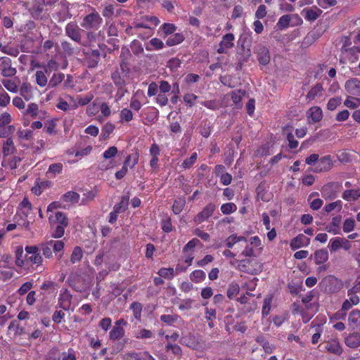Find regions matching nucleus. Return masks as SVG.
Instances as JSON below:
<instances>
[{"label":"nucleus","mask_w":360,"mask_h":360,"mask_svg":"<svg viewBox=\"0 0 360 360\" xmlns=\"http://www.w3.org/2000/svg\"><path fill=\"white\" fill-rule=\"evenodd\" d=\"M198 159L197 153H193L190 158L185 159L181 165V167L184 169L191 168L196 162Z\"/></svg>","instance_id":"nucleus-43"},{"label":"nucleus","mask_w":360,"mask_h":360,"mask_svg":"<svg viewBox=\"0 0 360 360\" xmlns=\"http://www.w3.org/2000/svg\"><path fill=\"white\" fill-rule=\"evenodd\" d=\"M342 241H343L342 238L341 237H335L330 239L329 243V248L331 252H336L340 248H342Z\"/></svg>","instance_id":"nucleus-45"},{"label":"nucleus","mask_w":360,"mask_h":360,"mask_svg":"<svg viewBox=\"0 0 360 360\" xmlns=\"http://www.w3.org/2000/svg\"><path fill=\"white\" fill-rule=\"evenodd\" d=\"M72 295L67 288L61 291L58 297V305L65 311H68L71 307Z\"/></svg>","instance_id":"nucleus-10"},{"label":"nucleus","mask_w":360,"mask_h":360,"mask_svg":"<svg viewBox=\"0 0 360 360\" xmlns=\"http://www.w3.org/2000/svg\"><path fill=\"white\" fill-rule=\"evenodd\" d=\"M0 70L1 75L4 77H13L17 72L16 69L11 66V58L6 56L0 58Z\"/></svg>","instance_id":"nucleus-5"},{"label":"nucleus","mask_w":360,"mask_h":360,"mask_svg":"<svg viewBox=\"0 0 360 360\" xmlns=\"http://www.w3.org/2000/svg\"><path fill=\"white\" fill-rule=\"evenodd\" d=\"M1 83L8 91L12 93H16L18 91V85L14 81L11 79H3Z\"/></svg>","instance_id":"nucleus-59"},{"label":"nucleus","mask_w":360,"mask_h":360,"mask_svg":"<svg viewBox=\"0 0 360 360\" xmlns=\"http://www.w3.org/2000/svg\"><path fill=\"white\" fill-rule=\"evenodd\" d=\"M240 292L239 285L236 283H231L227 289V297L229 299L235 297Z\"/></svg>","instance_id":"nucleus-50"},{"label":"nucleus","mask_w":360,"mask_h":360,"mask_svg":"<svg viewBox=\"0 0 360 360\" xmlns=\"http://www.w3.org/2000/svg\"><path fill=\"white\" fill-rule=\"evenodd\" d=\"M139 158V154L138 152H136L133 154L127 155L123 164L127 167L129 166L130 168L132 169L135 167L136 165L138 164Z\"/></svg>","instance_id":"nucleus-40"},{"label":"nucleus","mask_w":360,"mask_h":360,"mask_svg":"<svg viewBox=\"0 0 360 360\" xmlns=\"http://www.w3.org/2000/svg\"><path fill=\"white\" fill-rule=\"evenodd\" d=\"M290 20V15H282L277 22V26L280 30H285L289 27Z\"/></svg>","instance_id":"nucleus-52"},{"label":"nucleus","mask_w":360,"mask_h":360,"mask_svg":"<svg viewBox=\"0 0 360 360\" xmlns=\"http://www.w3.org/2000/svg\"><path fill=\"white\" fill-rule=\"evenodd\" d=\"M345 343L349 348H357L360 346V333H349L345 338Z\"/></svg>","instance_id":"nucleus-19"},{"label":"nucleus","mask_w":360,"mask_h":360,"mask_svg":"<svg viewBox=\"0 0 360 360\" xmlns=\"http://www.w3.org/2000/svg\"><path fill=\"white\" fill-rule=\"evenodd\" d=\"M101 53L98 50H91L85 53V63L88 68H93L98 65Z\"/></svg>","instance_id":"nucleus-11"},{"label":"nucleus","mask_w":360,"mask_h":360,"mask_svg":"<svg viewBox=\"0 0 360 360\" xmlns=\"http://www.w3.org/2000/svg\"><path fill=\"white\" fill-rule=\"evenodd\" d=\"M63 165L60 162L53 163L49 165L46 175L49 178H54L57 174L63 172Z\"/></svg>","instance_id":"nucleus-28"},{"label":"nucleus","mask_w":360,"mask_h":360,"mask_svg":"<svg viewBox=\"0 0 360 360\" xmlns=\"http://www.w3.org/2000/svg\"><path fill=\"white\" fill-rule=\"evenodd\" d=\"M38 247L46 259H51L53 257L52 240L42 243Z\"/></svg>","instance_id":"nucleus-29"},{"label":"nucleus","mask_w":360,"mask_h":360,"mask_svg":"<svg viewBox=\"0 0 360 360\" xmlns=\"http://www.w3.org/2000/svg\"><path fill=\"white\" fill-rule=\"evenodd\" d=\"M146 120L150 124L155 123L159 117V111L155 107L147 108L145 112Z\"/></svg>","instance_id":"nucleus-25"},{"label":"nucleus","mask_w":360,"mask_h":360,"mask_svg":"<svg viewBox=\"0 0 360 360\" xmlns=\"http://www.w3.org/2000/svg\"><path fill=\"white\" fill-rule=\"evenodd\" d=\"M205 277V273L201 269L194 270L190 276L191 280L195 283H200L204 281Z\"/></svg>","instance_id":"nucleus-42"},{"label":"nucleus","mask_w":360,"mask_h":360,"mask_svg":"<svg viewBox=\"0 0 360 360\" xmlns=\"http://www.w3.org/2000/svg\"><path fill=\"white\" fill-rule=\"evenodd\" d=\"M153 337V332L146 328H142L134 334V338L136 339H150Z\"/></svg>","instance_id":"nucleus-56"},{"label":"nucleus","mask_w":360,"mask_h":360,"mask_svg":"<svg viewBox=\"0 0 360 360\" xmlns=\"http://www.w3.org/2000/svg\"><path fill=\"white\" fill-rule=\"evenodd\" d=\"M16 148L15 146L12 137L6 139L2 143L1 152L4 158L13 155L15 153Z\"/></svg>","instance_id":"nucleus-15"},{"label":"nucleus","mask_w":360,"mask_h":360,"mask_svg":"<svg viewBox=\"0 0 360 360\" xmlns=\"http://www.w3.org/2000/svg\"><path fill=\"white\" fill-rule=\"evenodd\" d=\"M328 259V251L320 249L314 252V261L316 264H323Z\"/></svg>","instance_id":"nucleus-33"},{"label":"nucleus","mask_w":360,"mask_h":360,"mask_svg":"<svg viewBox=\"0 0 360 360\" xmlns=\"http://www.w3.org/2000/svg\"><path fill=\"white\" fill-rule=\"evenodd\" d=\"M83 31L77 23L74 21L68 22L65 27V32L67 37L81 46H86V43L82 40V37Z\"/></svg>","instance_id":"nucleus-1"},{"label":"nucleus","mask_w":360,"mask_h":360,"mask_svg":"<svg viewBox=\"0 0 360 360\" xmlns=\"http://www.w3.org/2000/svg\"><path fill=\"white\" fill-rule=\"evenodd\" d=\"M176 181L179 183V186L185 194H188L192 191V186L188 183V180L184 175H179Z\"/></svg>","instance_id":"nucleus-37"},{"label":"nucleus","mask_w":360,"mask_h":360,"mask_svg":"<svg viewBox=\"0 0 360 360\" xmlns=\"http://www.w3.org/2000/svg\"><path fill=\"white\" fill-rule=\"evenodd\" d=\"M220 209L224 214H230L237 210V206L233 202H227L222 204Z\"/></svg>","instance_id":"nucleus-54"},{"label":"nucleus","mask_w":360,"mask_h":360,"mask_svg":"<svg viewBox=\"0 0 360 360\" xmlns=\"http://www.w3.org/2000/svg\"><path fill=\"white\" fill-rule=\"evenodd\" d=\"M186 205V200L184 198H178L174 200L172 207V212L174 214H179Z\"/></svg>","instance_id":"nucleus-34"},{"label":"nucleus","mask_w":360,"mask_h":360,"mask_svg":"<svg viewBox=\"0 0 360 360\" xmlns=\"http://www.w3.org/2000/svg\"><path fill=\"white\" fill-rule=\"evenodd\" d=\"M56 217V227L54 231L51 234L53 238H60L64 236L65 229L68 226V218L63 212H56L55 214Z\"/></svg>","instance_id":"nucleus-3"},{"label":"nucleus","mask_w":360,"mask_h":360,"mask_svg":"<svg viewBox=\"0 0 360 360\" xmlns=\"http://www.w3.org/2000/svg\"><path fill=\"white\" fill-rule=\"evenodd\" d=\"M130 309L132 310L134 319L136 320H140L142 312V304L140 302H134L130 305Z\"/></svg>","instance_id":"nucleus-44"},{"label":"nucleus","mask_w":360,"mask_h":360,"mask_svg":"<svg viewBox=\"0 0 360 360\" xmlns=\"http://www.w3.org/2000/svg\"><path fill=\"white\" fill-rule=\"evenodd\" d=\"M158 274L163 278L172 280L174 277V270L172 267H162L158 270Z\"/></svg>","instance_id":"nucleus-41"},{"label":"nucleus","mask_w":360,"mask_h":360,"mask_svg":"<svg viewBox=\"0 0 360 360\" xmlns=\"http://www.w3.org/2000/svg\"><path fill=\"white\" fill-rule=\"evenodd\" d=\"M344 105L350 109H354L358 106H360V98L352 96H347L344 101Z\"/></svg>","instance_id":"nucleus-46"},{"label":"nucleus","mask_w":360,"mask_h":360,"mask_svg":"<svg viewBox=\"0 0 360 360\" xmlns=\"http://www.w3.org/2000/svg\"><path fill=\"white\" fill-rule=\"evenodd\" d=\"M310 239L303 234H299L293 238L290 243V247L292 250H295L303 246L309 245Z\"/></svg>","instance_id":"nucleus-14"},{"label":"nucleus","mask_w":360,"mask_h":360,"mask_svg":"<svg viewBox=\"0 0 360 360\" xmlns=\"http://www.w3.org/2000/svg\"><path fill=\"white\" fill-rule=\"evenodd\" d=\"M355 226V221L352 218H347L342 225V229L345 233L352 231Z\"/></svg>","instance_id":"nucleus-61"},{"label":"nucleus","mask_w":360,"mask_h":360,"mask_svg":"<svg viewBox=\"0 0 360 360\" xmlns=\"http://www.w3.org/2000/svg\"><path fill=\"white\" fill-rule=\"evenodd\" d=\"M342 198L347 201L357 200L360 198V188L345 191Z\"/></svg>","instance_id":"nucleus-23"},{"label":"nucleus","mask_w":360,"mask_h":360,"mask_svg":"<svg viewBox=\"0 0 360 360\" xmlns=\"http://www.w3.org/2000/svg\"><path fill=\"white\" fill-rule=\"evenodd\" d=\"M129 200V195L122 196L120 201L113 207V210H115L116 212H124L128 207Z\"/></svg>","instance_id":"nucleus-35"},{"label":"nucleus","mask_w":360,"mask_h":360,"mask_svg":"<svg viewBox=\"0 0 360 360\" xmlns=\"http://www.w3.org/2000/svg\"><path fill=\"white\" fill-rule=\"evenodd\" d=\"M342 103V98L340 97H334L329 99L327 103V108L329 110H335Z\"/></svg>","instance_id":"nucleus-64"},{"label":"nucleus","mask_w":360,"mask_h":360,"mask_svg":"<svg viewBox=\"0 0 360 360\" xmlns=\"http://www.w3.org/2000/svg\"><path fill=\"white\" fill-rule=\"evenodd\" d=\"M111 79L113 81L114 84L119 88L122 89V87L125 85L124 79L120 76V74L118 71H115L112 73Z\"/></svg>","instance_id":"nucleus-55"},{"label":"nucleus","mask_w":360,"mask_h":360,"mask_svg":"<svg viewBox=\"0 0 360 360\" xmlns=\"http://www.w3.org/2000/svg\"><path fill=\"white\" fill-rule=\"evenodd\" d=\"M345 53H347V56H350V60H357L358 54L360 53V47L356 46H351L349 49L345 51Z\"/></svg>","instance_id":"nucleus-63"},{"label":"nucleus","mask_w":360,"mask_h":360,"mask_svg":"<svg viewBox=\"0 0 360 360\" xmlns=\"http://www.w3.org/2000/svg\"><path fill=\"white\" fill-rule=\"evenodd\" d=\"M103 19L95 11L84 16L80 23L82 27L86 30H97L100 28Z\"/></svg>","instance_id":"nucleus-2"},{"label":"nucleus","mask_w":360,"mask_h":360,"mask_svg":"<svg viewBox=\"0 0 360 360\" xmlns=\"http://www.w3.org/2000/svg\"><path fill=\"white\" fill-rule=\"evenodd\" d=\"M25 250L27 255H30L28 259L33 264L41 265L43 258L39 252V248L37 245H27Z\"/></svg>","instance_id":"nucleus-7"},{"label":"nucleus","mask_w":360,"mask_h":360,"mask_svg":"<svg viewBox=\"0 0 360 360\" xmlns=\"http://www.w3.org/2000/svg\"><path fill=\"white\" fill-rule=\"evenodd\" d=\"M335 183H329L323 186L321 189L322 195L325 198H334L336 196V193L334 191V187L336 186Z\"/></svg>","instance_id":"nucleus-26"},{"label":"nucleus","mask_w":360,"mask_h":360,"mask_svg":"<svg viewBox=\"0 0 360 360\" xmlns=\"http://www.w3.org/2000/svg\"><path fill=\"white\" fill-rule=\"evenodd\" d=\"M179 318V316L177 314H163L160 316L161 321L169 326H171L175 323Z\"/></svg>","instance_id":"nucleus-57"},{"label":"nucleus","mask_w":360,"mask_h":360,"mask_svg":"<svg viewBox=\"0 0 360 360\" xmlns=\"http://www.w3.org/2000/svg\"><path fill=\"white\" fill-rule=\"evenodd\" d=\"M0 107L6 108L11 102V97L0 85Z\"/></svg>","instance_id":"nucleus-51"},{"label":"nucleus","mask_w":360,"mask_h":360,"mask_svg":"<svg viewBox=\"0 0 360 360\" xmlns=\"http://www.w3.org/2000/svg\"><path fill=\"white\" fill-rule=\"evenodd\" d=\"M348 326L352 330H360V310L354 309L349 314Z\"/></svg>","instance_id":"nucleus-13"},{"label":"nucleus","mask_w":360,"mask_h":360,"mask_svg":"<svg viewBox=\"0 0 360 360\" xmlns=\"http://www.w3.org/2000/svg\"><path fill=\"white\" fill-rule=\"evenodd\" d=\"M245 94V91L238 90L231 92V99L235 105H239L241 103L242 97Z\"/></svg>","instance_id":"nucleus-62"},{"label":"nucleus","mask_w":360,"mask_h":360,"mask_svg":"<svg viewBox=\"0 0 360 360\" xmlns=\"http://www.w3.org/2000/svg\"><path fill=\"white\" fill-rule=\"evenodd\" d=\"M125 335L124 328L113 326L109 332V340L112 342L120 341Z\"/></svg>","instance_id":"nucleus-20"},{"label":"nucleus","mask_w":360,"mask_h":360,"mask_svg":"<svg viewBox=\"0 0 360 360\" xmlns=\"http://www.w3.org/2000/svg\"><path fill=\"white\" fill-rule=\"evenodd\" d=\"M333 158L331 155H327L319 159L318 163L313 171L316 173L328 172L333 168Z\"/></svg>","instance_id":"nucleus-6"},{"label":"nucleus","mask_w":360,"mask_h":360,"mask_svg":"<svg viewBox=\"0 0 360 360\" xmlns=\"http://www.w3.org/2000/svg\"><path fill=\"white\" fill-rule=\"evenodd\" d=\"M309 118H311L314 122H318L321 120L323 117L322 110L320 107L313 106L310 108L307 112Z\"/></svg>","instance_id":"nucleus-22"},{"label":"nucleus","mask_w":360,"mask_h":360,"mask_svg":"<svg viewBox=\"0 0 360 360\" xmlns=\"http://www.w3.org/2000/svg\"><path fill=\"white\" fill-rule=\"evenodd\" d=\"M13 118L10 112L4 111L0 114V127H7L12 122Z\"/></svg>","instance_id":"nucleus-47"},{"label":"nucleus","mask_w":360,"mask_h":360,"mask_svg":"<svg viewBox=\"0 0 360 360\" xmlns=\"http://www.w3.org/2000/svg\"><path fill=\"white\" fill-rule=\"evenodd\" d=\"M345 90L350 95L360 96V80L356 78L349 79L346 82Z\"/></svg>","instance_id":"nucleus-12"},{"label":"nucleus","mask_w":360,"mask_h":360,"mask_svg":"<svg viewBox=\"0 0 360 360\" xmlns=\"http://www.w3.org/2000/svg\"><path fill=\"white\" fill-rule=\"evenodd\" d=\"M35 76L37 84L39 86L44 87L47 84H49L44 72L38 70L36 72Z\"/></svg>","instance_id":"nucleus-53"},{"label":"nucleus","mask_w":360,"mask_h":360,"mask_svg":"<svg viewBox=\"0 0 360 360\" xmlns=\"http://www.w3.org/2000/svg\"><path fill=\"white\" fill-rule=\"evenodd\" d=\"M153 359L152 356L148 352H129L126 354V360H148Z\"/></svg>","instance_id":"nucleus-27"},{"label":"nucleus","mask_w":360,"mask_h":360,"mask_svg":"<svg viewBox=\"0 0 360 360\" xmlns=\"http://www.w3.org/2000/svg\"><path fill=\"white\" fill-rule=\"evenodd\" d=\"M326 349L333 354L340 356L343 350L338 339H331L326 342Z\"/></svg>","instance_id":"nucleus-17"},{"label":"nucleus","mask_w":360,"mask_h":360,"mask_svg":"<svg viewBox=\"0 0 360 360\" xmlns=\"http://www.w3.org/2000/svg\"><path fill=\"white\" fill-rule=\"evenodd\" d=\"M8 330L13 332L14 335H21L23 333L24 328L16 321H13L8 326Z\"/></svg>","instance_id":"nucleus-60"},{"label":"nucleus","mask_w":360,"mask_h":360,"mask_svg":"<svg viewBox=\"0 0 360 360\" xmlns=\"http://www.w3.org/2000/svg\"><path fill=\"white\" fill-rule=\"evenodd\" d=\"M80 198V195L79 193L75 192V191H68L65 193H64L61 199L66 202H70L72 204H76L79 202Z\"/></svg>","instance_id":"nucleus-32"},{"label":"nucleus","mask_w":360,"mask_h":360,"mask_svg":"<svg viewBox=\"0 0 360 360\" xmlns=\"http://www.w3.org/2000/svg\"><path fill=\"white\" fill-rule=\"evenodd\" d=\"M115 127L112 123L110 122L105 123L101 129V139L106 140L108 139L110 135L115 130Z\"/></svg>","instance_id":"nucleus-36"},{"label":"nucleus","mask_w":360,"mask_h":360,"mask_svg":"<svg viewBox=\"0 0 360 360\" xmlns=\"http://www.w3.org/2000/svg\"><path fill=\"white\" fill-rule=\"evenodd\" d=\"M216 206L213 203H208L201 212H200L193 219L195 224H200L206 221L214 213Z\"/></svg>","instance_id":"nucleus-8"},{"label":"nucleus","mask_w":360,"mask_h":360,"mask_svg":"<svg viewBox=\"0 0 360 360\" xmlns=\"http://www.w3.org/2000/svg\"><path fill=\"white\" fill-rule=\"evenodd\" d=\"M133 120V113L131 110L128 108H123L120 113V122H129Z\"/></svg>","instance_id":"nucleus-49"},{"label":"nucleus","mask_w":360,"mask_h":360,"mask_svg":"<svg viewBox=\"0 0 360 360\" xmlns=\"http://www.w3.org/2000/svg\"><path fill=\"white\" fill-rule=\"evenodd\" d=\"M323 91V84L318 82L309 89L306 95V99L308 100V101H311L317 96H322Z\"/></svg>","instance_id":"nucleus-16"},{"label":"nucleus","mask_w":360,"mask_h":360,"mask_svg":"<svg viewBox=\"0 0 360 360\" xmlns=\"http://www.w3.org/2000/svg\"><path fill=\"white\" fill-rule=\"evenodd\" d=\"M302 12L304 18L308 21L316 20L322 13V11L316 6L306 8Z\"/></svg>","instance_id":"nucleus-18"},{"label":"nucleus","mask_w":360,"mask_h":360,"mask_svg":"<svg viewBox=\"0 0 360 360\" xmlns=\"http://www.w3.org/2000/svg\"><path fill=\"white\" fill-rule=\"evenodd\" d=\"M65 247V243L63 240H52V249L55 252L58 259H60L64 254L63 250Z\"/></svg>","instance_id":"nucleus-30"},{"label":"nucleus","mask_w":360,"mask_h":360,"mask_svg":"<svg viewBox=\"0 0 360 360\" xmlns=\"http://www.w3.org/2000/svg\"><path fill=\"white\" fill-rule=\"evenodd\" d=\"M184 40V37L181 33H175L170 36L166 41V44L168 46H173L181 43Z\"/></svg>","instance_id":"nucleus-38"},{"label":"nucleus","mask_w":360,"mask_h":360,"mask_svg":"<svg viewBox=\"0 0 360 360\" xmlns=\"http://www.w3.org/2000/svg\"><path fill=\"white\" fill-rule=\"evenodd\" d=\"M65 78V75L62 72H56L53 73L52 77H51L49 84L48 87L49 89H53L57 87L59 84H61L63 80Z\"/></svg>","instance_id":"nucleus-31"},{"label":"nucleus","mask_w":360,"mask_h":360,"mask_svg":"<svg viewBox=\"0 0 360 360\" xmlns=\"http://www.w3.org/2000/svg\"><path fill=\"white\" fill-rule=\"evenodd\" d=\"M234 39L235 37L232 33H228L224 35L222 37L221 41L219 44V47L217 50V52L220 54L226 53L228 49H230L232 47H233Z\"/></svg>","instance_id":"nucleus-9"},{"label":"nucleus","mask_w":360,"mask_h":360,"mask_svg":"<svg viewBox=\"0 0 360 360\" xmlns=\"http://www.w3.org/2000/svg\"><path fill=\"white\" fill-rule=\"evenodd\" d=\"M200 104L205 108L212 110H217L221 108V103L217 100L205 101L200 103Z\"/></svg>","instance_id":"nucleus-58"},{"label":"nucleus","mask_w":360,"mask_h":360,"mask_svg":"<svg viewBox=\"0 0 360 360\" xmlns=\"http://www.w3.org/2000/svg\"><path fill=\"white\" fill-rule=\"evenodd\" d=\"M258 342L264 349V352L267 354H271L273 352V347L265 339L264 336H259L256 339Z\"/></svg>","instance_id":"nucleus-48"},{"label":"nucleus","mask_w":360,"mask_h":360,"mask_svg":"<svg viewBox=\"0 0 360 360\" xmlns=\"http://www.w3.org/2000/svg\"><path fill=\"white\" fill-rule=\"evenodd\" d=\"M19 91L20 95L27 101L31 100L33 97L32 88L29 83H22Z\"/></svg>","instance_id":"nucleus-24"},{"label":"nucleus","mask_w":360,"mask_h":360,"mask_svg":"<svg viewBox=\"0 0 360 360\" xmlns=\"http://www.w3.org/2000/svg\"><path fill=\"white\" fill-rule=\"evenodd\" d=\"M321 285L326 292L335 293L339 292L343 288V283L333 275L326 276L321 281Z\"/></svg>","instance_id":"nucleus-4"},{"label":"nucleus","mask_w":360,"mask_h":360,"mask_svg":"<svg viewBox=\"0 0 360 360\" xmlns=\"http://www.w3.org/2000/svg\"><path fill=\"white\" fill-rule=\"evenodd\" d=\"M257 57L260 65H266L270 62L269 51L265 46H261L258 49Z\"/></svg>","instance_id":"nucleus-21"},{"label":"nucleus","mask_w":360,"mask_h":360,"mask_svg":"<svg viewBox=\"0 0 360 360\" xmlns=\"http://www.w3.org/2000/svg\"><path fill=\"white\" fill-rule=\"evenodd\" d=\"M83 257V250L79 246H76L73 248L72 254L70 255V262L72 264H75L81 261Z\"/></svg>","instance_id":"nucleus-39"}]
</instances>
